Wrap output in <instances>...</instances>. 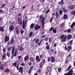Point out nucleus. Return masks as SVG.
I'll list each match as a JSON object with an SVG mask.
<instances>
[{
    "label": "nucleus",
    "mask_w": 75,
    "mask_h": 75,
    "mask_svg": "<svg viewBox=\"0 0 75 75\" xmlns=\"http://www.w3.org/2000/svg\"><path fill=\"white\" fill-rule=\"evenodd\" d=\"M32 64V62H30L28 64L29 66H30Z\"/></svg>",
    "instance_id": "obj_55"
},
{
    "label": "nucleus",
    "mask_w": 75,
    "mask_h": 75,
    "mask_svg": "<svg viewBox=\"0 0 75 75\" xmlns=\"http://www.w3.org/2000/svg\"><path fill=\"white\" fill-rule=\"evenodd\" d=\"M57 27H56L55 28H54L53 29V32L54 33H57V30L56 28Z\"/></svg>",
    "instance_id": "obj_22"
},
{
    "label": "nucleus",
    "mask_w": 75,
    "mask_h": 75,
    "mask_svg": "<svg viewBox=\"0 0 75 75\" xmlns=\"http://www.w3.org/2000/svg\"><path fill=\"white\" fill-rule=\"evenodd\" d=\"M1 31L2 32H3V31H4V28L1 26H0V32Z\"/></svg>",
    "instance_id": "obj_24"
},
{
    "label": "nucleus",
    "mask_w": 75,
    "mask_h": 75,
    "mask_svg": "<svg viewBox=\"0 0 75 75\" xmlns=\"http://www.w3.org/2000/svg\"><path fill=\"white\" fill-rule=\"evenodd\" d=\"M50 45H47V47H46V48L48 50H49L50 49Z\"/></svg>",
    "instance_id": "obj_38"
},
{
    "label": "nucleus",
    "mask_w": 75,
    "mask_h": 75,
    "mask_svg": "<svg viewBox=\"0 0 75 75\" xmlns=\"http://www.w3.org/2000/svg\"><path fill=\"white\" fill-rule=\"evenodd\" d=\"M31 69H30L28 72V73L29 74H30L31 73Z\"/></svg>",
    "instance_id": "obj_57"
},
{
    "label": "nucleus",
    "mask_w": 75,
    "mask_h": 75,
    "mask_svg": "<svg viewBox=\"0 0 75 75\" xmlns=\"http://www.w3.org/2000/svg\"><path fill=\"white\" fill-rule=\"evenodd\" d=\"M62 69V68H59L58 69V71H59V72H60L61 71Z\"/></svg>",
    "instance_id": "obj_49"
},
{
    "label": "nucleus",
    "mask_w": 75,
    "mask_h": 75,
    "mask_svg": "<svg viewBox=\"0 0 75 75\" xmlns=\"http://www.w3.org/2000/svg\"><path fill=\"white\" fill-rule=\"evenodd\" d=\"M54 18V17H53L52 18L50 19V23H51L52 22V21L53 20V19Z\"/></svg>",
    "instance_id": "obj_40"
},
{
    "label": "nucleus",
    "mask_w": 75,
    "mask_h": 75,
    "mask_svg": "<svg viewBox=\"0 0 75 75\" xmlns=\"http://www.w3.org/2000/svg\"><path fill=\"white\" fill-rule=\"evenodd\" d=\"M30 61L32 62L34 61V59L33 57H30Z\"/></svg>",
    "instance_id": "obj_25"
},
{
    "label": "nucleus",
    "mask_w": 75,
    "mask_h": 75,
    "mask_svg": "<svg viewBox=\"0 0 75 75\" xmlns=\"http://www.w3.org/2000/svg\"><path fill=\"white\" fill-rule=\"evenodd\" d=\"M34 67V66H31L30 67V69L32 70L33 69Z\"/></svg>",
    "instance_id": "obj_44"
},
{
    "label": "nucleus",
    "mask_w": 75,
    "mask_h": 75,
    "mask_svg": "<svg viewBox=\"0 0 75 75\" xmlns=\"http://www.w3.org/2000/svg\"><path fill=\"white\" fill-rule=\"evenodd\" d=\"M41 28V26L38 25V24H37L35 25L34 28V29L35 30H38L40 29Z\"/></svg>",
    "instance_id": "obj_6"
},
{
    "label": "nucleus",
    "mask_w": 75,
    "mask_h": 75,
    "mask_svg": "<svg viewBox=\"0 0 75 75\" xmlns=\"http://www.w3.org/2000/svg\"><path fill=\"white\" fill-rule=\"evenodd\" d=\"M41 58H39V59L38 60V62H39L41 60Z\"/></svg>",
    "instance_id": "obj_61"
},
{
    "label": "nucleus",
    "mask_w": 75,
    "mask_h": 75,
    "mask_svg": "<svg viewBox=\"0 0 75 75\" xmlns=\"http://www.w3.org/2000/svg\"><path fill=\"white\" fill-rule=\"evenodd\" d=\"M49 42L50 43L52 42V40H51L50 38H49Z\"/></svg>",
    "instance_id": "obj_56"
},
{
    "label": "nucleus",
    "mask_w": 75,
    "mask_h": 75,
    "mask_svg": "<svg viewBox=\"0 0 75 75\" xmlns=\"http://www.w3.org/2000/svg\"><path fill=\"white\" fill-rule=\"evenodd\" d=\"M17 28H16V34H19V32L18 31V30L17 29Z\"/></svg>",
    "instance_id": "obj_42"
},
{
    "label": "nucleus",
    "mask_w": 75,
    "mask_h": 75,
    "mask_svg": "<svg viewBox=\"0 0 75 75\" xmlns=\"http://www.w3.org/2000/svg\"><path fill=\"white\" fill-rule=\"evenodd\" d=\"M61 3L62 5L64 4V0H61Z\"/></svg>",
    "instance_id": "obj_53"
},
{
    "label": "nucleus",
    "mask_w": 75,
    "mask_h": 75,
    "mask_svg": "<svg viewBox=\"0 0 75 75\" xmlns=\"http://www.w3.org/2000/svg\"><path fill=\"white\" fill-rule=\"evenodd\" d=\"M40 68H42V63H40Z\"/></svg>",
    "instance_id": "obj_50"
},
{
    "label": "nucleus",
    "mask_w": 75,
    "mask_h": 75,
    "mask_svg": "<svg viewBox=\"0 0 75 75\" xmlns=\"http://www.w3.org/2000/svg\"><path fill=\"white\" fill-rule=\"evenodd\" d=\"M36 61H38V59H39V56H37L36 57Z\"/></svg>",
    "instance_id": "obj_35"
},
{
    "label": "nucleus",
    "mask_w": 75,
    "mask_h": 75,
    "mask_svg": "<svg viewBox=\"0 0 75 75\" xmlns=\"http://www.w3.org/2000/svg\"><path fill=\"white\" fill-rule=\"evenodd\" d=\"M69 8L70 10H73L75 8V6L74 5H71L70 6Z\"/></svg>",
    "instance_id": "obj_11"
},
{
    "label": "nucleus",
    "mask_w": 75,
    "mask_h": 75,
    "mask_svg": "<svg viewBox=\"0 0 75 75\" xmlns=\"http://www.w3.org/2000/svg\"><path fill=\"white\" fill-rule=\"evenodd\" d=\"M21 15L22 13L21 12H20L18 14V16L20 17L21 16Z\"/></svg>",
    "instance_id": "obj_47"
},
{
    "label": "nucleus",
    "mask_w": 75,
    "mask_h": 75,
    "mask_svg": "<svg viewBox=\"0 0 75 75\" xmlns=\"http://www.w3.org/2000/svg\"><path fill=\"white\" fill-rule=\"evenodd\" d=\"M55 16H56V18L57 19H58V18L59 17H60V15L59 14V13L58 12H56V14H55Z\"/></svg>",
    "instance_id": "obj_12"
},
{
    "label": "nucleus",
    "mask_w": 75,
    "mask_h": 75,
    "mask_svg": "<svg viewBox=\"0 0 75 75\" xmlns=\"http://www.w3.org/2000/svg\"><path fill=\"white\" fill-rule=\"evenodd\" d=\"M17 20L18 21V23L21 26H22V19L21 18V17H18L17 19Z\"/></svg>",
    "instance_id": "obj_4"
},
{
    "label": "nucleus",
    "mask_w": 75,
    "mask_h": 75,
    "mask_svg": "<svg viewBox=\"0 0 75 75\" xmlns=\"http://www.w3.org/2000/svg\"><path fill=\"white\" fill-rule=\"evenodd\" d=\"M39 38L35 40L36 44H37L39 42Z\"/></svg>",
    "instance_id": "obj_30"
},
{
    "label": "nucleus",
    "mask_w": 75,
    "mask_h": 75,
    "mask_svg": "<svg viewBox=\"0 0 75 75\" xmlns=\"http://www.w3.org/2000/svg\"><path fill=\"white\" fill-rule=\"evenodd\" d=\"M55 15V13H52V16H54Z\"/></svg>",
    "instance_id": "obj_64"
},
{
    "label": "nucleus",
    "mask_w": 75,
    "mask_h": 75,
    "mask_svg": "<svg viewBox=\"0 0 75 75\" xmlns=\"http://www.w3.org/2000/svg\"><path fill=\"white\" fill-rule=\"evenodd\" d=\"M14 28V27L13 26V25H11L9 28L10 31L11 32V31L13 30Z\"/></svg>",
    "instance_id": "obj_10"
},
{
    "label": "nucleus",
    "mask_w": 75,
    "mask_h": 75,
    "mask_svg": "<svg viewBox=\"0 0 75 75\" xmlns=\"http://www.w3.org/2000/svg\"><path fill=\"white\" fill-rule=\"evenodd\" d=\"M35 27V24L34 23H32L30 26V28L33 29Z\"/></svg>",
    "instance_id": "obj_19"
},
{
    "label": "nucleus",
    "mask_w": 75,
    "mask_h": 75,
    "mask_svg": "<svg viewBox=\"0 0 75 75\" xmlns=\"http://www.w3.org/2000/svg\"><path fill=\"white\" fill-rule=\"evenodd\" d=\"M19 50L20 51H23L24 49L22 47H21Z\"/></svg>",
    "instance_id": "obj_32"
},
{
    "label": "nucleus",
    "mask_w": 75,
    "mask_h": 75,
    "mask_svg": "<svg viewBox=\"0 0 75 75\" xmlns=\"http://www.w3.org/2000/svg\"><path fill=\"white\" fill-rule=\"evenodd\" d=\"M50 60V58H48V62H49Z\"/></svg>",
    "instance_id": "obj_63"
},
{
    "label": "nucleus",
    "mask_w": 75,
    "mask_h": 75,
    "mask_svg": "<svg viewBox=\"0 0 75 75\" xmlns=\"http://www.w3.org/2000/svg\"><path fill=\"white\" fill-rule=\"evenodd\" d=\"M28 22V21L27 20H25V22L24 20L23 21V29H25V28L26 26V24L27 23V22Z\"/></svg>",
    "instance_id": "obj_5"
},
{
    "label": "nucleus",
    "mask_w": 75,
    "mask_h": 75,
    "mask_svg": "<svg viewBox=\"0 0 75 75\" xmlns=\"http://www.w3.org/2000/svg\"><path fill=\"white\" fill-rule=\"evenodd\" d=\"M71 18H72V19L74 18V17L75 16V11H73L72 12H71Z\"/></svg>",
    "instance_id": "obj_9"
},
{
    "label": "nucleus",
    "mask_w": 75,
    "mask_h": 75,
    "mask_svg": "<svg viewBox=\"0 0 75 75\" xmlns=\"http://www.w3.org/2000/svg\"><path fill=\"white\" fill-rule=\"evenodd\" d=\"M72 37V35H71L69 34L68 35H67V40H69Z\"/></svg>",
    "instance_id": "obj_20"
},
{
    "label": "nucleus",
    "mask_w": 75,
    "mask_h": 75,
    "mask_svg": "<svg viewBox=\"0 0 75 75\" xmlns=\"http://www.w3.org/2000/svg\"><path fill=\"white\" fill-rule=\"evenodd\" d=\"M51 62L52 63H53L55 62V59L54 57H53L52 56L51 57Z\"/></svg>",
    "instance_id": "obj_15"
},
{
    "label": "nucleus",
    "mask_w": 75,
    "mask_h": 75,
    "mask_svg": "<svg viewBox=\"0 0 75 75\" xmlns=\"http://www.w3.org/2000/svg\"><path fill=\"white\" fill-rule=\"evenodd\" d=\"M4 69V65L2 64H1V66L0 67V69L3 70Z\"/></svg>",
    "instance_id": "obj_21"
},
{
    "label": "nucleus",
    "mask_w": 75,
    "mask_h": 75,
    "mask_svg": "<svg viewBox=\"0 0 75 75\" xmlns=\"http://www.w3.org/2000/svg\"><path fill=\"white\" fill-rule=\"evenodd\" d=\"M18 50L17 48H15V53H18Z\"/></svg>",
    "instance_id": "obj_37"
},
{
    "label": "nucleus",
    "mask_w": 75,
    "mask_h": 75,
    "mask_svg": "<svg viewBox=\"0 0 75 75\" xmlns=\"http://www.w3.org/2000/svg\"><path fill=\"white\" fill-rule=\"evenodd\" d=\"M73 42V41L72 40H71L70 41V42H69V43H70V45H71L72 44L71 43H72Z\"/></svg>",
    "instance_id": "obj_54"
},
{
    "label": "nucleus",
    "mask_w": 75,
    "mask_h": 75,
    "mask_svg": "<svg viewBox=\"0 0 75 75\" xmlns=\"http://www.w3.org/2000/svg\"><path fill=\"white\" fill-rule=\"evenodd\" d=\"M23 68L22 67H20L19 69V71L20 72H21V73H23Z\"/></svg>",
    "instance_id": "obj_17"
},
{
    "label": "nucleus",
    "mask_w": 75,
    "mask_h": 75,
    "mask_svg": "<svg viewBox=\"0 0 75 75\" xmlns=\"http://www.w3.org/2000/svg\"><path fill=\"white\" fill-rule=\"evenodd\" d=\"M66 31L68 33H70L71 32V28H69V29L66 30Z\"/></svg>",
    "instance_id": "obj_31"
},
{
    "label": "nucleus",
    "mask_w": 75,
    "mask_h": 75,
    "mask_svg": "<svg viewBox=\"0 0 75 75\" xmlns=\"http://www.w3.org/2000/svg\"><path fill=\"white\" fill-rule=\"evenodd\" d=\"M53 29V27H51L50 29V30L49 31H51Z\"/></svg>",
    "instance_id": "obj_58"
},
{
    "label": "nucleus",
    "mask_w": 75,
    "mask_h": 75,
    "mask_svg": "<svg viewBox=\"0 0 75 75\" xmlns=\"http://www.w3.org/2000/svg\"><path fill=\"white\" fill-rule=\"evenodd\" d=\"M33 65H35L36 64V62H34L33 63Z\"/></svg>",
    "instance_id": "obj_60"
},
{
    "label": "nucleus",
    "mask_w": 75,
    "mask_h": 75,
    "mask_svg": "<svg viewBox=\"0 0 75 75\" xmlns=\"http://www.w3.org/2000/svg\"><path fill=\"white\" fill-rule=\"evenodd\" d=\"M68 15H67L66 14H64V15H63V19L64 20H66L68 18Z\"/></svg>",
    "instance_id": "obj_14"
},
{
    "label": "nucleus",
    "mask_w": 75,
    "mask_h": 75,
    "mask_svg": "<svg viewBox=\"0 0 75 75\" xmlns=\"http://www.w3.org/2000/svg\"><path fill=\"white\" fill-rule=\"evenodd\" d=\"M6 55L9 58L10 57V54L9 53H7L6 54Z\"/></svg>",
    "instance_id": "obj_39"
},
{
    "label": "nucleus",
    "mask_w": 75,
    "mask_h": 75,
    "mask_svg": "<svg viewBox=\"0 0 75 75\" xmlns=\"http://www.w3.org/2000/svg\"><path fill=\"white\" fill-rule=\"evenodd\" d=\"M33 35V33L32 32H31L29 34V37L30 38H31V37Z\"/></svg>",
    "instance_id": "obj_28"
},
{
    "label": "nucleus",
    "mask_w": 75,
    "mask_h": 75,
    "mask_svg": "<svg viewBox=\"0 0 75 75\" xmlns=\"http://www.w3.org/2000/svg\"><path fill=\"white\" fill-rule=\"evenodd\" d=\"M48 38H46L45 39V41H46V42H47L48 41Z\"/></svg>",
    "instance_id": "obj_43"
},
{
    "label": "nucleus",
    "mask_w": 75,
    "mask_h": 75,
    "mask_svg": "<svg viewBox=\"0 0 75 75\" xmlns=\"http://www.w3.org/2000/svg\"><path fill=\"white\" fill-rule=\"evenodd\" d=\"M64 24H65L64 23H63L61 24L60 26V27L62 28L64 26Z\"/></svg>",
    "instance_id": "obj_36"
},
{
    "label": "nucleus",
    "mask_w": 75,
    "mask_h": 75,
    "mask_svg": "<svg viewBox=\"0 0 75 75\" xmlns=\"http://www.w3.org/2000/svg\"><path fill=\"white\" fill-rule=\"evenodd\" d=\"M67 35L65 34H63L60 36V38L62 39V41L63 42H65L67 41Z\"/></svg>",
    "instance_id": "obj_1"
},
{
    "label": "nucleus",
    "mask_w": 75,
    "mask_h": 75,
    "mask_svg": "<svg viewBox=\"0 0 75 75\" xmlns=\"http://www.w3.org/2000/svg\"><path fill=\"white\" fill-rule=\"evenodd\" d=\"M62 9L63 11V12L65 13H67L68 11V10L66 9L65 7L62 8Z\"/></svg>",
    "instance_id": "obj_8"
},
{
    "label": "nucleus",
    "mask_w": 75,
    "mask_h": 75,
    "mask_svg": "<svg viewBox=\"0 0 75 75\" xmlns=\"http://www.w3.org/2000/svg\"><path fill=\"white\" fill-rule=\"evenodd\" d=\"M17 53H15L14 54V56L16 57L17 56Z\"/></svg>",
    "instance_id": "obj_59"
},
{
    "label": "nucleus",
    "mask_w": 75,
    "mask_h": 75,
    "mask_svg": "<svg viewBox=\"0 0 75 75\" xmlns=\"http://www.w3.org/2000/svg\"><path fill=\"white\" fill-rule=\"evenodd\" d=\"M6 54L5 52L4 53V54L3 55V57H2V60L4 61V60L5 59V58H6Z\"/></svg>",
    "instance_id": "obj_16"
},
{
    "label": "nucleus",
    "mask_w": 75,
    "mask_h": 75,
    "mask_svg": "<svg viewBox=\"0 0 75 75\" xmlns=\"http://www.w3.org/2000/svg\"><path fill=\"white\" fill-rule=\"evenodd\" d=\"M21 65L22 66L24 67L25 66V63H22L21 64Z\"/></svg>",
    "instance_id": "obj_45"
},
{
    "label": "nucleus",
    "mask_w": 75,
    "mask_h": 75,
    "mask_svg": "<svg viewBox=\"0 0 75 75\" xmlns=\"http://www.w3.org/2000/svg\"><path fill=\"white\" fill-rule=\"evenodd\" d=\"M10 70L8 68L6 69V70H4V72H5L8 73L9 72Z\"/></svg>",
    "instance_id": "obj_26"
},
{
    "label": "nucleus",
    "mask_w": 75,
    "mask_h": 75,
    "mask_svg": "<svg viewBox=\"0 0 75 75\" xmlns=\"http://www.w3.org/2000/svg\"><path fill=\"white\" fill-rule=\"evenodd\" d=\"M71 46H70L68 48H67V49H68V51H69L71 50Z\"/></svg>",
    "instance_id": "obj_34"
},
{
    "label": "nucleus",
    "mask_w": 75,
    "mask_h": 75,
    "mask_svg": "<svg viewBox=\"0 0 75 75\" xmlns=\"http://www.w3.org/2000/svg\"><path fill=\"white\" fill-rule=\"evenodd\" d=\"M50 11V10H49L48 11H47V12H46V13L47 14Z\"/></svg>",
    "instance_id": "obj_62"
},
{
    "label": "nucleus",
    "mask_w": 75,
    "mask_h": 75,
    "mask_svg": "<svg viewBox=\"0 0 75 75\" xmlns=\"http://www.w3.org/2000/svg\"><path fill=\"white\" fill-rule=\"evenodd\" d=\"M71 67L72 66L71 65H70L68 67V68H67V69L66 70H65V71H69L70 69L71 68Z\"/></svg>",
    "instance_id": "obj_18"
},
{
    "label": "nucleus",
    "mask_w": 75,
    "mask_h": 75,
    "mask_svg": "<svg viewBox=\"0 0 75 75\" xmlns=\"http://www.w3.org/2000/svg\"><path fill=\"white\" fill-rule=\"evenodd\" d=\"M9 40V34H7L6 35H5L4 39V42L6 43L7 41H8Z\"/></svg>",
    "instance_id": "obj_2"
},
{
    "label": "nucleus",
    "mask_w": 75,
    "mask_h": 75,
    "mask_svg": "<svg viewBox=\"0 0 75 75\" xmlns=\"http://www.w3.org/2000/svg\"><path fill=\"white\" fill-rule=\"evenodd\" d=\"M25 57H24V61L25 62H26L27 60H28L29 58V55L27 54Z\"/></svg>",
    "instance_id": "obj_13"
},
{
    "label": "nucleus",
    "mask_w": 75,
    "mask_h": 75,
    "mask_svg": "<svg viewBox=\"0 0 75 75\" xmlns=\"http://www.w3.org/2000/svg\"><path fill=\"white\" fill-rule=\"evenodd\" d=\"M45 18L42 17V15H41L40 17V20L41 22H44Z\"/></svg>",
    "instance_id": "obj_7"
},
{
    "label": "nucleus",
    "mask_w": 75,
    "mask_h": 75,
    "mask_svg": "<svg viewBox=\"0 0 75 75\" xmlns=\"http://www.w3.org/2000/svg\"><path fill=\"white\" fill-rule=\"evenodd\" d=\"M42 26H44L45 24L44 22H41Z\"/></svg>",
    "instance_id": "obj_46"
},
{
    "label": "nucleus",
    "mask_w": 75,
    "mask_h": 75,
    "mask_svg": "<svg viewBox=\"0 0 75 75\" xmlns=\"http://www.w3.org/2000/svg\"><path fill=\"white\" fill-rule=\"evenodd\" d=\"M14 42V40L12 38L11 41L10 43H11V45Z\"/></svg>",
    "instance_id": "obj_27"
},
{
    "label": "nucleus",
    "mask_w": 75,
    "mask_h": 75,
    "mask_svg": "<svg viewBox=\"0 0 75 75\" xmlns=\"http://www.w3.org/2000/svg\"><path fill=\"white\" fill-rule=\"evenodd\" d=\"M14 51H15V46H13V49H12V54H14Z\"/></svg>",
    "instance_id": "obj_23"
},
{
    "label": "nucleus",
    "mask_w": 75,
    "mask_h": 75,
    "mask_svg": "<svg viewBox=\"0 0 75 75\" xmlns=\"http://www.w3.org/2000/svg\"><path fill=\"white\" fill-rule=\"evenodd\" d=\"M13 65H14V66H15V67H16V62H15L13 63Z\"/></svg>",
    "instance_id": "obj_51"
},
{
    "label": "nucleus",
    "mask_w": 75,
    "mask_h": 75,
    "mask_svg": "<svg viewBox=\"0 0 75 75\" xmlns=\"http://www.w3.org/2000/svg\"><path fill=\"white\" fill-rule=\"evenodd\" d=\"M21 33L23 34L24 33V31L22 29H21Z\"/></svg>",
    "instance_id": "obj_48"
},
{
    "label": "nucleus",
    "mask_w": 75,
    "mask_h": 75,
    "mask_svg": "<svg viewBox=\"0 0 75 75\" xmlns=\"http://www.w3.org/2000/svg\"><path fill=\"white\" fill-rule=\"evenodd\" d=\"M6 48H4V49L3 50L4 52H6Z\"/></svg>",
    "instance_id": "obj_52"
},
{
    "label": "nucleus",
    "mask_w": 75,
    "mask_h": 75,
    "mask_svg": "<svg viewBox=\"0 0 75 75\" xmlns=\"http://www.w3.org/2000/svg\"><path fill=\"white\" fill-rule=\"evenodd\" d=\"M63 13V11L62 10H59V13L60 14V15L61 16L62 15V14Z\"/></svg>",
    "instance_id": "obj_29"
},
{
    "label": "nucleus",
    "mask_w": 75,
    "mask_h": 75,
    "mask_svg": "<svg viewBox=\"0 0 75 75\" xmlns=\"http://www.w3.org/2000/svg\"><path fill=\"white\" fill-rule=\"evenodd\" d=\"M75 25V23L74 22H73V24H71V28H72L73 26Z\"/></svg>",
    "instance_id": "obj_41"
},
{
    "label": "nucleus",
    "mask_w": 75,
    "mask_h": 75,
    "mask_svg": "<svg viewBox=\"0 0 75 75\" xmlns=\"http://www.w3.org/2000/svg\"><path fill=\"white\" fill-rule=\"evenodd\" d=\"M72 69H73L70 70L69 71V72H68V73L64 74V75H72L74 72Z\"/></svg>",
    "instance_id": "obj_3"
},
{
    "label": "nucleus",
    "mask_w": 75,
    "mask_h": 75,
    "mask_svg": "<svg viewBox=\"0 0 75 75\" xmlns=\"http://www.w3.org/2000/svg\"><path fill=\"white\" fill-rule=\"evenodd\" d=\"M12 46H11L10 47L8 48V51H9L11 50L12 49Z\"/></svg>",
    "instance_id": "obj_33"
}]
</instances>
